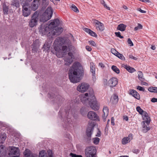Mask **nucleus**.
Returning a JSON list of instances; mask_svg holds the SVG:
<instances>
[{
  "label": "nucleus",
  "instance_id": "nucleus-1",
  "mask_svg": "<svg viewBox=\"0 0 157 157\" xmlns=\"http://www.w3.org/2000/svg\"><path fill=\"white\" fill-rule=\"evenodd\" d=\"M49 22V24H41L39 28V32L42 35L46 34L48 32V36H51L52 37V36L58 35L60 34L63 30V29L62 27L56 28L58 26L60 22L58 18L55 19L50 21Z\"/></svg>",
  "mask_w": 157,
  "mask_h": 157
},
{
  "label": "nucleus",
  "instance_id": "nucleus-2",
  "mask_svg": "<svg viewBox=\"0 0 157 157\" xmlns=\"http://www.w3.org/2000/svg\"><path fill=\"white\" fill-rule=\"evenodd\" d=\"M71 46V42L69 40L65 39L60 37L56 39L53 44L56 56L59 58L62 57L66 54Z\"/></svg>",
  "mask_w": 157,
  "mask_h": 157
},
{
  "label": "nucleus",
  "instance_id": "nucleus-3",
  "mask_svg": "<svg viewBox=\"0 0 157 157\" xmlns=\"http://www.w3.org/2000/svg\"><path fill=\"white\" fill-rule=\"evenodd\" d=\"M84 70L82 66L78 62L74 63L69 71V79L73 83H76L80 80V77L83 75Z\"/></svg>",
  "mask_w": 157,
  "mask_h": 157
},
{
  "label": "nucleus",
  "instance_id": "nucleus-4",
  "mask_svg": "<svg viewBox=\"0 0 157 157\" xmlns=\"http://www.w3.org/2000/svg\"><path fill=\"white\" fill-rule=\"evenodd\" d=\"M81 101L83 104L88 103L90 107L94 110L99 109V105L97 103L96 99L92 89H90L89 93H86L82 96Z\"/></svg>",
  "mask_w": 157,
  "mask_h": 157
},
{
  "label": "nucleus",
  "instance_id": "nucleus-5",
  "mask_svg": "<svg viewBox=\"0 0 157 157\" xmlns=\"http://www.w3.org/2000/svg\"><path fill=\"white\" fill-rule=\"evenodd\" d=\"M53 10L51 7H48L42 15H40L39 20L40 22H45L52 17Z\"/></svg>",
  "mask_w": 157,
  "mask_h": 157
},
{
  "label": "nucleus",
  "instance_id": "nucleus-6",
  "mask_svg": "<svg viewBox=\"0 0 157 157\" xmlns=\"http://www.w3.org/2000/svg\"><path fill=\"white\" fill-rule=\"evenodd\" d=\"M85 153L86 157H96V150L94 146L87 147L85 149Z\"/></svg>",
  "mask_w": 157,
  "mask_h": 157
},
{
  "label": "nucleus",
  "instance_id": "nucleus-7",
  "mask_svg": "<svg viewBox=\"0 0 157 157\" xmlns=\"http://www.w3.org/2000/svg\"><path fill=\"white\" fill-rule=\"evenodd\" d=\"M39 13L35 12L31 17L30 21L29 22V25L31 28L36 26L39 19Z\"/></svg>",
  "mask_w": 157,
  "mask_h": 157
},
{
  "label": "nucleus",
  "instance_id": "nucleus-8",
  "mask_svg": "<svg viewBox=\"0 0 157 157\" xmlns=\"http://www.w3.org/2000/svg\"><path fill=\"white\" fill-rule=\"evenodd\" d=\"M92 21L97 30L102 32L104 30L105 26L102 23L95 19H93Z\"/></svg>",
  "mask_w": 157,
  "mask_h": 157
},
{
  "label": "nucleus",
  "instance_id": "nucleus-9",
  "mask_svg": "<svg viewBox=\"0 0 157 157\" xmlns=\"http://www.w3.org/2000/svg\"><path fill=\"white\" fill-rule=\"evenodd\" d=\"M88 84L85 83H82L79 84L77 87V90L81 92H85L89 87Z\"/></svg>",
  "mask_w": 157,
  "mask_h": 157
},
{
  "label": "nucleus",
  "instance_id": "nucleus-10",
  "mask_svg": "<svg viewBox=\"0 0 157 157\" xmlns=\"http://www.w3.org/2000/svg\"><path fill=\"white\" fill-rule=\"evenodd\" d=\"M88 118L91 120L99 121L100 119L97 114L92 111L89 112L87 115Z\"/></svg>",
  "mask_w": 157,
  "mask_h": 157
},
{
  "label": "nucleus",
  "instance_id": "nucleus-11",
  "mask_svg": "<svg viewBox=\"0 0 157 157\" xmlns=\"http://www.w3.org/2000/svg\"><path fill=\"white\" fill-rule=\"evenodd\" d=\"M48 153L45 151L42 150L39 153V157H53L52 152L51 150H48L47 151Z\"/></svg>",
  "mask_w": 157,
  "mask_h": 157
},
{
  "label": "nucleus",
  "instance_id": "nucleus-12",
  "mask_svg": "<svg viewBox=\"0 0 157 157\" xmlns=\"http://www.w3.org/2000/svg\"><path fill=\"white\" fill-rule=\"evenodd\" d=\"M68 55L70 57L66 56L64 58L65 65L67 66H69L72 62V58L73 56L72 53L69 52L68 53Z\"/></svg>",
  "mask_w": 157,
  "mask_h": 157
},
{
  "label": "nucleus",
  "instance_id": "nucleus-13",
  "mask_svg": "<svg viewBox=\"0 0 157 157\" xmlns=\"http://www.w3.org/2000/svg\"><path fill=\"white\" fill-rule=\"evenodd\" d=\"M118 80L115 77H113L111 78L108 81V85L110 87H115L118 83Z\"/></svg>",
  "mask_w": 157,
  "mask_h": 157
},
{
  "label": "nucleus",
  "instance_id": "nucleus-14",
  "mask_svg": "<svg viewBox=\"0 0 157 157\" xmlns=\"http://www.w3.org/2000/svg\"><path fill=\"white\" fill-rule=\"evenodd\" d=\"M89 124L90 126L91 127H88L86 131V135L88 137H90L92 134V132L93 129L95 125L94 122H91L90 123H89Z\"/></svg>",
  "mask_w": 157,
  "mask_h": 157
},
{
  "label": "nucleus",
  "instance_id": "nucleus-15",
  "mask_svg": "<svg viewBox=\"0 0 157 157\" xmlns=\"http://www.w3.org/2000/svg\"><path fill=\"white\" fill-rule=\"evenodd\" d=\"M142 115L143 119L144 120L143 122V123L144 124L146 123L147 125H148L150 121V118L148 113L145 111Z\"/></svg>",
  "mask_w": 157,
  "mask_h": 157
},
{
  "label": "nucleus",
  "instance_id": "nucleus-16",
  "mask_svg": "<svg viewBox=\"0 0 157 157\" xmlns=\"http://www.w3.org/2000/svg\"><path fill=\"white\" fill-rule=\"evenodd\" d=\"M103 112V115L102 116V117L103 121H105L109 112V109L107 106H104Z\"/></svg>",
  "mask_w": 157,
  "mask_h": 157
},
{
  "label": "nucleus",
  "instance_id": "nucleus-17",
  "mask_svg": "<svg viewBox=\"0 0 157 157\" xmlns=\"http://www.w3.org/2000/svg\"><path fill=\"white\" fill-rule=\"evenodd\" d=\"M19 154V149L18 148L13 147L11 149L9 153L10 155H17Z\"/></svg>",
  "mask_w": 157,
  "mask_h": 157
},
{
  "label": "nucleus",
  "instance_id": "nucleus-18",
  "mask_svg": "<svg viewBox=\"0 0 157 157\" xmlns=\"http://www.w3.org/2000/svg\"><path fill=\"white\" fill-rule=\"evenodd\" d=\"M90 71L92 73V75L93 76L92 78L93 80H95V66L94 65V63H90Z\"/></svg>",
  "mask_w": 157,
  "mask_h": 157
},
{
  "label": "nucleus",
  "instance_id": "nucleus-19",
  "mask_svg": "<svg viewBox=\"0 0 157 157\" xmlns=\"http://www.w3.org/2000/svg\"><path fill=\"white\" fill-rule=\"evenodd\" d=\"M122 66L125 68L130 73H132L136 71L134 68L131 67L129 66L123 64L122 65Z\"/></svg>",
  "mask_w": 157,
  "mask_h": 157
},
{
  "label": "nucleus",
  "instance_id": "nucleus-20",
  "mask_svg": "<svg viewBox=\"0 0 157 157\" xmlns=\"http://www.w3.org/2000/svg\"><path fill=\"white\" fill-rule=\"evenodd\" d=\"M25 157H35L31 152V151L28 150L26 149L24 152Z\"/></svg>",
  "mask_w": 157,
  "mask_h": 157
},
{
  "label": "nucleus",
  "instance_id": "nucleus-21",
  "mask_svg": "<svg viewBox=\"0 0 157 157\" xmlns=\"http://www.w3.org/2000/svg\"><path fill=\"white\" fill-rule=\"evenodd\" d=\"M2 7L4 13L5 14H7L9 11V7L8 5H7L6 3H4L2 4Z\"/></svg>",
  "mask_w": 157,
  "mask_h": 157
},
{
  "label": "nucleus",
  "instance_id": "nucleus-22",
  "mask_svg": "<svg viewBox=\"0 0 157 157\" xmlns=\"http://www.w3.org/2000/svg\"><path fill=\"white\" fill-rule=\"evenodd\" d=\"M126 26L123 24H121L118 25L117 27V30L121 31H123L125 30Z\"/></svg>",
  "mask_w": 157,
  "mask_h": 157
},
{
  "label": "nucleus",
  "instance_id": "nucleus-23",
  "mask_svg": "<svg viewBox=\"0 0 157 157\" xmlns=\"http://www.w3.org/2000/svg\"><path fill=\"white\" fill-rule=\"evenodd\" d=\"M6 135L5 133L1 134L0 136V143L3 144L5 141L6 138Z\"/></svg>",
  "mask_w": 157,
  "mask_h": 157
},
{
  "label": "nucleus",
  "instance_id": "nucleus-24",
  "mask_svg": "<svg viewBox=\"0 0 157 157\" xmlns=\"http://www.w3.org/2000/svg\"><path fill=\"white\" fill-rule=\"evenodd\" d=\"M50 47L51 45L50 44H48L47 43H45L44 44L43 48L44 49V51H45L48 52V51L50 50Z\"/></svg>",
  "mask_w": 157,
  "mask_h": 157
},
{
  "label": "nucleus",
  "instance_id": "nucleus-25",
  "mask_svg": "<svg viewBox=\"0 0 157 157\" xmlns=\"http://www.w3.org/2000/svg\"><path fill=\"white\" fill-rule=\"evenodd\" d=\"M11 5L16 7H18L19 6V0H12Z\"/></svg>",
  "mask_w": 157,
  "mask_h": 157
},
{
  "label": "nucleus",
  "instance_id": "nucleus-26",
  "mask_svg": "<svg viewBox=\"0 0 157 157\" xmlns=\"http://www.w3.org/2000/svg\"><path fill=\"white\" fill-rule=\"evenodd\" d=\"M39 4V3L34 2V1H33L31 6V8L32 10L34 11L36 10Z\"/></svg>",
  "mask_w": 157,
  "mask_h": 157
},
{
  "label": "nucleus",
  "instance_id": "nucleus-27",
  "mask_svg": "<svg viewBox=\"0 0 157 157\" xmlns=\"http://www.w3.org/2000/svg\"><path fill=\"white\" fill-rule=\"evenodd\" d=\"M112 70L118 74L120 72L119 69L116 66L113 65L111 67Z\"/></svg>",
  "mask_w": 157,
  "mask_h": 157
},
{
  "label": "nucleus",
  "instance_id": "nucleus-28",
  "mask_svg": "<svg viewBox=\"0 0 157 157\" xmlns=\"http://www.w3.org/2000/svg\"><path fill=\"white\" fill-rule=\"evenodd\" d=\"M138 77L139 80L141 81H144V78H143V74L141 71L138 72Z\"/></svg>",
  "mask_w": 157,
  "mask_h": 157
},
{
  "label": "nucleus",
  "instance_id": "nucleus-29",
  "mask_svg": "<svg viewBox=\"0 0 157 157\" xmlns=\"http://www.w3.org/2000/svg\"><path fill=\"white\" fill-rule=\"evenodd\" d=\"M150 129V127H147V125L145 124L144 123V125L143 126V131L144 132H146L148 130Z\"/></svg>",
  "mask_w": 157,
  "mask_h": 157
},
{
  "label": "nucleus",
  "instance_id": "nucleus-30",
  "mask_svg": "<svg viewBox=\"0 0 157 157\" xmlns=\"http://www.w3.org/2000/svg\"><path fill=\"white\" fill-rule=\"evenodd\" d=\"M149 91L152 92H157V87L151 86L148 89Z\"/></svg>",
  "mask_w": 157,
  "mask_h": 157
},
{
  "label": "nucleus",
  "instance_id": "nucleus-31",
  "mask_svg": "<svg viewBox=\"0 0 157 157\" xmlns=\"http://www.w3.org/2000/svg\"><path fill=\"white\" fill-rule=\"evenodd\" d=\"M129 138L127 137H124L122 140L121 143L123 144H125L128 142Z\"/></svg>",
  "mask_w": 157,
  "mask_h": 157
},
{
  "label": "nucleus",
  "instance_id": "nucleus-32",
  "mask_svg": "<svg viewBox=\"0 0 157 157\" xmlns=\"http://www.w3.org/2000/svg\"><path fill=\"white\" fill-rule=\"evenodd\" d=\"M136 109L137 111L138 112L139 114L141 115H142L145 112V111H144L142 109H141L140 106H137L136 108Z\"/></svg>",
  "mask_w": 157,
  "mask_h": 157
},
{
  "label": "nucleus",
  "instance_id": "nucleus-33",
  "mask_svg": "<svg viewBox=\"0 0 157 157\" xmlns=\"http://www.w3.org/2000/svg\"><path fill=\"white\" fill-rule=\"evenodd\" d=\"M116 56L122 60H125V58L124 56L122 54L120 53L119 52L118 53L117 56Z\"/></svg>",
  "mask_w": 157,
  "mask_h": 157
},
{
  "label": "nucleus",
  "instance_id": "nucleus-34",
  "mask_svg": "<svg viewBox=\"0 0 157 157\" xmlns=\"http://www.w3.org/2000/svg\"><path fill=\"white\" fill-rule=\"evenodd\" d=\"M137 91L134 90H129V94L132 95L133 97H135V94L136 93Z\"/></svg>",
  "mask_w": 157,
  "mask_h": 157
},
{
  "label": "nucleus",
  "instance_id": "nucleus-35",
  "mask_svg": "<svg viewBox=\"0 0 157 157\" xmlns=\"http://www.w3.org/2000/svg\"><path fill=\"white\" fill-rule=\"evenodd\" d=\"M71 8L72 10L75 12L78 13L79 12L78 9L73 4L71 6Z\"/></svg>",
  "mask_w": 157,
  "mask_h": 157
},
{
  "label": "nucleus",
  "instance_id": "nucleus-36",
  "mask_svg": "<svg viewBox=\"0 0 157 157\" xmlns=\"http://www.w3.org/2000/svg\"><path fill=\"white\" fill-rule=\"evenodd\" d=\"M94 143L95 144H98L100 141V139L98 138H95L94 139Z\"/></svg>",
  "mask_w": 157,
  "mask_h": 157
},
{
  "label": "nucleus",
  "instance_id": "nucleus-37",
  "mask_svg": "<svg viewBox=\"0 0 157 157\" xmlns=\"http://www.w3.org/2000/svg\"><path fill=\"white\" fill-rule=\"evenodd\" d=\"M142 29V26L140 24H138V26L134 28V30L137 31L139 29Z\"/></svg>",
  "mask_w": 157,
  "mask_h": 157
},
{
  "label": "nucleus",
  "instance_id": "nucleus-38",
  "mask_svg": "<svg viewBox=\"0 0 157 157\" xmlns=\"http://www.w3.org/2000/svg\"><path fill=\"white\" fill-rule=\"evenodd\" d=\"M30 14V13L29 11H23V15L25 17L28 16Z\"/></svg>",
  "mask_w": 157,
  "mask_h": 157
},
{
  "label": "nucleus",
  "instance_id": "nucleus-39",
  "mask_svg": "<svg viewBox=\"0 0 157 157\" xmlns=\"http://www.w3.org/2000/svg\"><path fill=\"white\" fill-rule=\"evenodd\" d=\"M111 52L112 53L115 55L116 56H117V55L119 53L114 48H112L111 50Z\"/></svg>",
  "mask_w": 157,
  "mask_h": 157
},
{
  "label": "nucleus",
  "instance_id": "nucleus-40",
  "mask_svg": "<svg viewBox=\"0 0 157 157\" xmlns=\"http://www.w3.org/2000/svg\"><path fill=\"white\" fill-rule=\"evenodd\" d=\"M89 34L90 36L94 37H96L97 36V35L96 33L91 30Z\"/></svg>",
  "mask_w": 157,
  "mask_h": 157
},
{
  "label": "nucleus",
  "instance_id": "nucleus-41",
  "mask_svg": "<svg viewBox=\"0 0 157 157\" xmlns=\"http://www.w3.org/2000/svg\"><path fill=\"white\" fill-rule=\"evenodd\" d=\"M113 98L115 102H117L118 101V98L117 95L114 94L113 95Z\"/></svg>",
  "mask_w": 157,
  "mask_h": 157
},
{
  "label": "nucleus",
  "instance_id": "nucleus-42",
  "mask_svg": "<svg viewBox=\"0 0 157 157\" xmlns=\"http://www.w3.org/2000/svg\"><path fill=\"white\" fill-rule=\"evenodd\" d=\"M115 34L116 36H117L121 39L123 38L124 37L123 36H122L121 35V33L120 32H115Z\"/></svg>",
  "mask_w": 157,
  "mask_h": 157
},
{
  "label": "nucleus",
  "instance_id": "nucleus-43",
  "mask_svg": "<svg viewBox=\"0 0 157 157\" xmlns=\"http://www.w3.org/2000/svg\"><path fill=\"white\" fill-rule=\"evenodd\" d=\"M43 4L44 6H47L48 4V0H42Z\"/></svg>",
  "mask_w": 157,
  "mask_h": 157
},
{
  "label": "nucleus",
  "instance_id": "nucleus-44",
  "mask_svg": "<svg viewBox=\"0 0 157 157\" xmlns=\"http://www.w3.org/2000/svg\"><path fill=\"white\" fill-rule=\"evenodd\" d=\"M29 7L28 5H24L23 6L22 11H29L28 7Z\"/></svg>",
  "mask_w": 157,
  "mask_h": 157
},
{
  "label": "nucleus",
  "instance_id": "nucleus-45",
  "mask_svg": "<svg viewBox=\"0 0 157 157\" xmlns=\"http://www.w3.org/2000/svg\"><path fill=\"white\" fill-rule=\"evenodd\" d=\"M70 155L72 157H82L81 155H77L76 154H73V153H71Z\"/></svg>",
  "mask_w": 157,
  "mask_h": 157
},
{
  "label": "nucleus",
  "instance_id": "nucleus-46",
  "mask_svg": "<svg viewBox=\"0 0 157 157\" xmlns=\"http://www.w3.org/2000/svg\"><path fill=\"white\" fill-rule=\"evenodd\" d=\"M135 97H134L137 100H139L140 99V95L138 92H136V93L135 94Z\"/></svg>",
  "mask_w": 157,
  "mask_h": 157
},
{
  "label": "nucleus",
  "instance_id": "nucleus-47",
  "mask_svg": "<svg viewBox=\"0 0 157 157\" xmlns=\"http://www.w3.org/2000/svg\"><path fill=\"white\" fill-rule=\"evenodd\" d=\"M137 89L140 91H145V89L144 88L140 86H137Z\"/></svg>",
  "mask_w": 157,
  "mask_h": 157
},
{
  "label": "nucleus",
  "instance_id": "nucleus-48",
  "mask_svg": "<svg viewBox=\"0 0 157 157\" xmlns=\"http://www.w3.org/2000/svg\"><path fill=\"white\" fill-rule=\"evenodd\" d=\"M89 42L90 44L92 45L93 46H95L96 45V44L95 42L93 40L89 41Z\"/></svg>",
  "mask_w": 157,
  "mask_h": 157
},
{
  "label": "nucleus",
  "instance_id": "nucleus-49",
  "mask_svg": "<svg viewBox=\"0 0 157 157\" xmlns=\"http://www.w3.org/2000/svg\"><path fill=\"white\" fill-rule=\"evenodd\" d=\"M128 42L129 44H130V46H133V43L132 40L130 38H128Z\"/></svg>",
  "mask_w": 157,
  "mask_h": 157
},
{
  "label": "nucleus",
  "instance_id": "nucleus-50",
  "mask_svg": "<svg viewBox=\"0 0 157 157\" xmlns=\"http://www.w3.org/2000/svg\"><path fill=\"white\" fill-rule=\"evenodd\" d=\"M129 58L135 60H137V58L136 57H134L132 55H129Z\"/></svg>",
  "mask_w": 157,
  "mask_h": 157
},
{
  "label": "nucleus",
  "instance_id": "nucleus-51",
  "mask_svg": "<svg viewBox=\"0 0 157 157\" xmlns=\"http://www.w3.org/2000/svg\"><path fill=\"white\" fill-rule=\"evenodd\" d=\"M86 50L90 52L92 50V48L89 46H86Z\"/></svg>",
  "mask_w": 157,
  "mask_h": 157
},
{
  "label": "nucleus",
  "instance_id": "nucleus-52",
  "mask_svg": "<svg viewBox=\"0 0 157 157\" xmlns=\"http://www.w3.org/2000/svg\"><path fill=\"white\" fill-rule=\"evenodd\" d=\"M151 101L153 103L157 102V98H153L151 99Z\"/></svg>",
  "mask_w": 157,
  "mask_h": 157
},
{
  "label": "nucleus",
  "instance_id": "nucleus-53",
  "mask_svg": "<svg viewBox=\"0 0 157 157\" xmlns=\"http://www.w3.org/2000/svg\"><path fill=\"white\" fill-rule=\"evenodd\" d=\"M111 123L113 125H115L114 118L113 117H112L111 119Z\"/></svg>",
  "mask_w": 157,
  "mask_h": 157
},
{
  "label": "nucleus",
  "instance_id": "nucleus-54",
  "mask_svg": "<svg viewBox=\"0 0 157 157\" xmlns=\"http://www.w3.org/2000/svg\"><path fill=\"white\" fill-rule=\"evenodd\" d=\"M84 30L86 32L89 34V33H90V31H91V30L89 29H88L87 28H86Z\"/></svg>",
  "mask_w": 157,
  "mask_h": 157
},
{
  "label": "nucleus",
  "instance_id": "nucleus-55",
  "mask_svg": "<svg viewBox=\"0 0 157 157\" xmlns=\"http://www.w3.org/2000/svg\"><path fill=\"white\" fill-rule=\"evenodd\" d=\"M137 10L142 13H146V11L143 10L140 8H138Z\"/></svg>",
  "mask_w": 157,
  "mask_h": 157
},
{
  "label": "nucleus",
  "instance_id": "nucleus-56",
  "mask_svg": "<svg viewBox=\"0 0 157 157\" xmlns=\"http://www.w3.org/2000/svg\"><path fill=\"white\" fill-rule=\"evenodd\" d=\"M99 65L102 68H104L105 67V65L102 63H100L99 64Z\"/></svg>",
  "mask_w": 157,
  "mask_h": 157
},
{
  "label": "nucleus",
  "instance_id": "nucleus-57",
  "mask_svg": "<svg viewBox=\"0 0 157 157\" xmlns=\"http://www.w3.org/2000/svg\"><path fill=\"white\" fill-rule=\"evenodd\" d=\"M133 134H132L130 133L128 135V137L129 140L130 139L131 140H132L133 139Z\"/></svg>",
  "mask_w": 157,
  "mask_h": 157
},
{
  "label": "nucleus",
  "instance_id": "nucleus-58",
  "mask_svg": "<svg viewBox=\"0 0 157 157\" xmlns=\"http://www.w3.org/2000/svg\"><path fill=\"white\" fill-rule=\"evenodd\" d=\"M4 147L3 145L0 146V156H1V153L2 152L1 150H2L3 149Z\"/></svg>",
  "mask_w": 157,
  "mask_h": 157
},
{
  "label": "nucleus",
  "instance_id": "nucleus-59",
  "mask_svg": "<svg viewBox=\"0 0 157 157\" xmlns=\"http://www.w3.org/2000/svg\"><path fill=\"white\" fill-rule=\"evenodd\" d=\"M140 1H141L145 2H149L150 1L149 0H139Z\"/></svg>",
  "mask_w": 157,
  "mask_h": 157
},
{
  "label": "nucleus",
  "instance_id": "nucleus-60",
  "mask_svg": "<svg viewBox=\"0 0 157 157\" xmlns=\"http://www.w3.org/2000/svg\"><path fill=\"white\" fill-rule=\"evenodd\" d=\"M124 119L126 121H128V117L127 116H125L124 117Z\"/></svg>",
  "mask_w": 157,
  "mask_h": 157
},
{
  "label": "nucleus",
  "instance_id": "nucleus-61",
  "mask_svg": "<svg viewBox=\"0 0 157 157\" xmlns=\"http://www.w3.org/2000/svg\"><path fill=\"white\" fill-rule=\"evenodd\" d=\"M103 5L106 8V9H107L108 10H109V8L107 6V5H106V4L105 3V4H104Z\"/></svg>",
  "mask_w": 157,
  "mask_h": 157
},
{
  "label": "nucleus",
  "instance_id": "nucleus-62",
  "mask_svg": "<svg viewBox=\"0 0 157 157\" xmlns=\"http://www.w3.org/2000/svg\"><path fill=\"white\" fill-rule=\"evenodd\" d=\"M151 48L152 50H155V49L156 48L155 46L152 45L151 47Z\"/></svg>",
  "mask_w": 157,
  "mask_h": 157
},
{
  "label": "nucleus",
  "instance_id": "nucleus-63",
  "mask_svg": "<svg viewBox=\"0 0 157 157\" xmlns=\"http://www.w3.org/2000/svg\"><path fill=\"white\" fill-rule=\"evenodd\" d=\"M100 3H101V4L102 5H103L104 4H105V2L104 0H101V1H100Z\"/></svg>",
  "mask_w": 157,
  "mask_h": 157
},
{
  "label": "nucleus",
  "instance_id": "nucleus-64",
  "mask_svg": "<svg viewBox=\"0 0 157 157\" xmlns=\"http://www.w3.org/2000/svg\"><path fill=\"white\" fill-rule=\"evenodd\" d=\"M141 82V84L144 85H147V83H146V82H143V81H142Z\"/></svg>",
  "mask_w": 157,
  "mask_h": 157
}]
</instances>
